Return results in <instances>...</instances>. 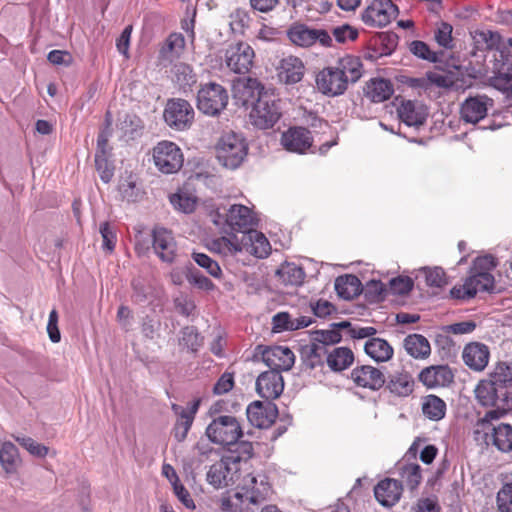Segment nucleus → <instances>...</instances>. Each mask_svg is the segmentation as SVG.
Wrapping results in <instances>:
<instances>
[{
  "label": "nucleus",
  "instance_id": "1",
  "mask_svg": "<svg viewBox=\"0 0 512 512\" xmlns=\"http://www.w3.org/2000/svg\"><path fill=\"white\" fill-rule=\"evenodd\" d=\"M363 73V64L359 57L346 55L337 61L334 67H325L316 75L318 90L328 97L343 95L349 83H356Z\"/></svg>",
  "mask_w": 512,
  "mask_h": 512
},
{
  "label": "nucleus",
  "instance_id": "2",
  "mask_svg": "<svg viewBox=\"0 0 512 512\" xmlns=\"http://www.w3.org/2000/svg\"><path fill=\"white\" fill-rule=\"evenodd\" d=\"M248 154V144L241 134L233 131L221 136L216 145V158L223 167L235 170Z\"/></svg>",
  "mask_w": 512,
  "mask_h": 512
},
{
  "label": "nucleus",
  "instance_id": "3",
  "mask_svg": "<svg viewBox=\"0 0 512 512\" xmlns=\"http://www.w3.org/2000/svg\"><path fill=\"white\" fill-rule=\"evenodd\" d=\"M227 89L219 83L208 82L200 85L197 93V108L208 116H218L227 107Z\"/></svg>",
  "mask_w": 512,
  "mask_h": 512
},
{
  "label": "nucleus",
  "instance_id": "4",
  "mask_svg": "<svg viewBox=\"0 0 512 512\" xmlns=\"http://www.w3.org/2000/svg\"><path fill=\"white\" fill-rule=\"evenodd\" d=\"M205 433L212 443L222 446L234 444L236 440L243 436L239 421L232 415L214 417L207 426Z\"/></svg>",
  "mask_w": 512,
  "mask_h": 512
},
{
  "label": "nucleus",
  "instance_id": "5",
  "mask_svg": "<svg viewBox=\"0 0 512 512\" xmlns=\"http://www.w3.org/2000/svg\"><path fill=\"white\" fill-rule=\"evenodd\" d=\"M279 100L273 92L264 93L258 98V103L251 109L252 124L259 129L272 128L281 117Z\"/></svg>",
  "mask_w": 512,
  "mask_h": 512
},
{
  "label": "nucleus",
  "instance_id": "6",
  "mask_svg": "<svg viewBox=\"0 0 512 512\" xmlns=\"http://www.w3.org/2000/svg\"><path fill=\"white\" fill-rule=\"evenodd\" d=\"M155 166L164 174L177 172L183 166V153L171 141H161L153 148Z\"/></svg>",
  "mask_w": 512,
  "mask_h": 512
},
{
  "label": "nucleus",
  "instance_id": "7",
  "mask_svg": "<svg viewBox=\"0 0 512 512\" xmlns=\"http://www.w3.org/2000/svg\"><path fill=\"white\" fill-rule=\"evenodd\" d=\"M163 117L168 126L183 131L191 126L194 120V109L187 100L172 98L166 103Z\"/></svg>",
  "mask_w": 512,
  "mask_h": 512
},
{
  "label": "nucleus",
  "instance_id": "8",
  "mask_svg": "<svg viewBox=\"0 0 512 512\" xmlns=\"http://www.w3.org/2000/svg\"><path fill=\"white\" fill-rule=\"evenodd\" d=\"M399 14L391 0H374L361 14V20L370 27H385Z\"/></svg>",
  "mask_w": 512,
  "mask_h": 512
},
{
  "label": "nucleus",
  "instance_id": "9",
  "mask_svg": "<svg viewBox=\"0 0 512 512\" xmlns=\"http://www.w3.org/2000/svg\"><path fill=\"white\" fill-rule=\"evenodd\" d=\"M475 396L484 407H494L501 404L503 407L512 405V391L503 390L489 378L481 380L475 388Z\"/></svg>",
  "mask_w": 512,
  "mask_h": 512
},
{
  "label": "nucleus",
  "instance_id": "10",
  "mask_svg": "<svg viewBox=\"0 0 512 512\" xmlns=\"http://www.w3.org/2000/svg\"><path fill=\"white\" fill-rule=\"evenodd\" d=\"M254 50L244 42L230 45L225 52L227 67L236 74H245L253 65Z\"/></svg>",
  "mask_w": 512,
  "mask_h": 512
},
{
  "label": "nucleus",
  "instance_id": "11",
  "mask_svg": "<svg viewBox=\"0 0 512 512\" xmlns=\"http://www.w3.org/2000/svg\"><path fill=\"white\" fill-rule=\"evenodd\" d=\"M249 423L259 429L269 428L278 417V407L272 401L259 400L250 403L246 409Z\"/></svg>",
  "mask_w": 512,
  "mask_h": 512
},
{
  "label": "nucleus",
  "instance_id": "12",
  "mask_svg": "<svg viewBox=\"0 0 512 512\" xmlns=\"http://www.w3.org/2000/svg\"><path fill=\"white\" fill-rule=\"evenodd\" d=\"M256 350L261 353L262 361L270 369L289 371L295 362V355L292 350L284 346L264 347L258 345Z\"/></svg>",
  "mask_w": 512,
  "mask_h": 512
},
{
  "label": "nucleus",
  "instance_id": "13",
  "mask_svg": "<svg viewBox=\"0 0 512 512\" xmlns=\"http://www.w3.org/2000/svg\"><path fill=\"white\" fill-rule=\"evenodd\" d=\"M493 105V99L487 95L469 96L461 104V119L466 123L477 124L486 117L488 108Z\"/></svg>",
  "mask_w": 512,
  "mask_h": 512
},
{
  "label": "nucleus",
  "instance_id": "14",
  "mask_svg": "<svg viewBox=\"0 0 512 512\" xmlns=\"http://www.w3.org/2000/svg\"><path fill=\"white\" fill-rule=\"evenodd\" d=\"M256 392L267 401L280 397L284 390V379L281 371L270 369L262 372L256 379Z\"/></svg>",
  "mask_w": 512,
  "mask_h": 512
},
{
  "label": "nucleus",
  "instance_id": "15",
  "mask_svg": "<svg viewBox=\"0 0 512 512\" xmlns=\"http://www.w3.org/2000/svg\"><path fill=\"white\" fill-rule=\"evenodd\" d=\"M351 379L356 386L378 391L386 384L385 374L371 365L357 366L351 371Z\"/></svg>",
  "mask_w": 512,
  "mask_h": 512
},
{
  "label": "nucleus",
  "instance_id": "16",
  "mask_svg": "<svg viewBox=\"0 0 512 512\" xmlns=\"http://www.w3.org/2000/svg\"><path fill=\"white\" fill-rule=\"evenodd\" d=\"M153 249L158 257L166 263H173L176 258L177 245L173 234L166 228L155 227L152 231Z\"/></svg>",
  "mask_w": 512,
  "mask_h": 512
},
{
  "label": "nucleus",
  "instance_id": "17",
  "mask_svg": "<svg viewBox=\"0 0 512 512\" xmlns=\"http://www.w3.org/2000/svg\"><path fill=\"white\" fill-rule=\"evenodd\" d=\"M228 223L230 233L241 232L247 234L254 226L257 225V220L253 217L252 211L245 205L233 204L227 211Z\"/></svg>",
  "mask_w": 512,
  "mask_h": 512
},
{
  "label": "nucleus",
  "instance_id": "18",
  "mask_svg": "<svg viewBox=\"0 0 512 512\" xmlns=\"http://www.w3.org/2000/svg\"><path fill=\"white\" fill-rule=\"evenodd\" d=\"M305 70L303 61L290 55L280 60L277 66V77L280 83L293 86L303 79Z\"/></svg>",
  "mask_w": 512,
  "mask_h": 512
},
{
  "label": "nucleus",
  "instance_id": "19",
  "mask_svg": "<svg viewBox=\"0 0 512 512\" xmlns=\"http://www.w3.org/2000/svg\"><path fill=\"white\" fill-rule=\"evenodd\" d=\"M312 143L311 132L305 127H290L281 136V144L289 152L304 154Z\"/></svg>",
  "mask_w": 512,
  "mask_h": 512
},
{
  "label": "nucleus",
  "instance_id": "20",
  "mask_svg": "<svg viewBox=\"0 0 512 512\" xmlns=\"http://www.w3.org/2000/svg\"><path fill=\"white\" fill-rule=\"evenodd\" d=\"M418 380L428 389L446 387L454 381V374L448 365H432L420 371Z\"/></svg>",
  "mask_w": 512,
  "mask_h": 512
},
{
  "label": "nucleus",
  "instance_id": "21",
  "mask_svg": "<svg viewBox=\"0 0 512 512\" xmlns=\"http://www.w3.org/2000/svg\"><path fill=\"white\" fill-rule=\"evenodd\" d=\"M397 114L404 124L415 128L423 126L428 117L426 107L412 100H402L397 107Z\"/></svg>",
  "mask_w": 512,
  "mask_h": 512
},
{
  "label": "nucleus",
  "instance_id": "22",
  "mask_svg": "<svg viewBox=\"0 0 512 512\" xmlns=\"http://www.w3.org/2000/svg\"><path fill=\"white\" fill-rule=\"evenodd\" d=\"M402 482L392 478H385L374 487L375 499L384 507L395 505L402 495Z\"/></svg>",
  "mask_w": 512,
  "mask_h": 512
},
{
  "label": "nucleus",
  "instance_id": "23",
  "mask_svg": "<svg viewBox=\"0 0 512 512\" xmlns=\"http://www.w3.org/2000/svg\"><path fill=\"white\" fill-rule=\"evenodd\" d=\"M490 351L487 345L480 342H471L464 347L463 361L474 371H482L488 364Z\"/></svg>",
  "mask_w": 512,
  "mask_h": 512
},
{
  "label": "nucleus",
  "instance_id": "24",
  "mask_svg": "<svg viewBox=\"0 0 512 512\" xmlns=\"http://www.w3.org/2000/svg\"><path fill=\"white\" fill-rule=\"evenodd\" d=\"M463 287L465 289L466 296L469 298H474L479 291L494 293V276L487 271H471V275L465 279Z\"/></svg>",
  "mask_w": 512,
  "mask_h": 512
},
{
  "label": "nucleus",
  "instance_id": "25",
  "mask_svg": "<svg viewBox=\"0 0 512 512\" xmlns=\"http://www.w3.org/2000/svg\"><path fill=\"white\" fill-rule=\"evenodd\" d=\"M185 47V38L181 33H171L158 52V65L167 67L180 56Z\"/></svg>",
  "mask_w": 512,
  "mask_h": 512
},
{
  "label": "nucleus",
  "instance_id": "26",
  "mask_svg": "<svg viewBox=\"0 0 512 512\" xmlns=\"http://www.w3.org/2000/svg\"><path fill=\"white\" fill-rule=\"evenodd\" d=\"M268 92L258 79L249 77L241 87L238 86L235 97L242 106L252 109L258 103V98Z\"/></svg>",
  "mask_w": 512,
  "mask_h": 512
},
{
  "label": "nucleus",
  "instance_id": "27",
  "mask_svg": "<svg viewBox=\"0 0 512 512\" xmlns=\"http://www.w3.org/2000/svg\"><path fill=\"white\" fill-rule=\"evenodd\" d=\"M415 381L408 372H396L386 378L384 387L393 395L408 397L414 391Z\"/></svg>",
  "mask_w": 512,
  "mask_h": 512
},
{
  "label": "nucleus",
  "instance_id": "28",
  "mask_svg": "<svg viewBox=\"0 0 512 512\" xmlns=\"http://www.w3.org/2000/svg\"><path fill=\"white\" fill-rule=\"evenodd\" d=\"M299 354L305 368L313 370L326 362L328 348L311 340L310 344L300 346Z\"/></svg>",
  "mask_w": 512,
  "mask_h": 512
},
{
  "label": "nucleus",
  "instance_id": "29",
  "mask_svg": "<svg viewBox=\"0 0 512 512\" xmlns=\"http://www.w3.org/2000/svg\"><path fill=\"white\" fill-rule=\"evenodd\" d=\"M363 285L354 274H345L336 278L335 291L343 300H352L362 293Z\"/></svg>",
  "mask_w": 512,
  "mask_h": 512
},
{
  "label": "nucleus",
  "instance_id": "30",
  "mask_svg": "<svg viewBox=\"0 0 512 512\" xmlns=\"http://www.w3.org/2000/svg\"><path fill=\"white\" fill-rule=\"evenodd\" d=\"M398 35L395 32L376 33L369 42V49L373 50L378 56L391 55L398 45Z\"/></svg>",
  "mask_w": 512,
  "mask_h": 512
},
{
  "label": "nucleus",
  "instance_id": "31",
  "mask_svg": "<svg viewBox=\"0 0 512 512\" xmlns=\"http://www.w3.org/2000/svg\"><path fill=\"white\" fill-rule=\"evenodd\" d=\"M366 97L372 102L380 103L388 100L394 92L393 84L388 79L373 78L364 88Z\"/></svg>",
  "mask_w": 512,
  "mask_h": 512
},
{
  "label": "nucleus",
  "instance_id": "32",
  "mask_svg": "<svg viewBox=\"0 0 512 512\" xmlns=\"http://www.w3.org/2000/svg\"><path fill=\"white\" fill-rule=\"evenodd\" d=\"M364 352L378 363L389 361L394 354L393 347L385 339L378 337L365 342Z\"/></svg>",
  "mask_w": 512,
  "mask_h": 512
},
{
  "label": "nucleus",
  "instance_id": "33",
  "mask_svg": "<svg viewBox=\"0 0 512 512\" xmlns=\"http://www.w3.org/2000/svg\"><path fill=\"white\" fill-rule=\"evenodd\" d=\"M354 353L348 347H336L328 350L326 363L333 372H342L349 368L354 362Z\"/></svg>",
  "mask_w": 512,
  "mask_h": 512
},
{
  "label": "nucleus",
  "instance_id": "34",
  "mask_svg": "<svg viewBox=\"0 0 512 512\" xmlns=\"http://www.w3.org/2000/svg\"><path fill=\"white\" fill-rule=\"evenodd\" d=\"M490 442L502 453L512 451V426L507 423H500L491 428L489 432Z\"/></svg>",
  "mask_w": 512,
  "mask_h": 512
},
{
  "label": "nucleus",
  "instance_id": "35",
  "mask_svg": "<svg viewBox=\"0 0 512 512\" xmlns=\"http://www.w3.org/2000/svg\"><path fill=\"white\" fill-rule=\"evenodd\" d=\"M275 276L285 286H300L306 274L301 266L295 263L284 262L276 270Z\"/></svg>",
  "mask_w": 512,
  "mask_h": 512
},
{
  "label": "nucleus",
  "instance_id": "36",
  "mask_svg": "<svg viewBox=\"0 0 512 512\" xmlns=\"http://www.w3.org/2000/svg\"><path fill=\"white\" fill-rule=\"evenodd\" d=\"M421 410L423 415L431 421H440L446 415L447 406L443 399L434 394L422 398Z\"/></svg>",
  "mask_w": 512,
  "mask_h": 512
},
{
  "label": "nucleus",
  "instance_id": "37",
  "mask_svg": "<svg viewBox=\"0 0 512 512\" xmlns=\"http://www.w3.org/2000/svg\"><path fill=\"white\" fill-rule=\"evenodd\" d=\"M406 352L415 359H425L431 353L430 343L421 334H410L404 339Z\"/></svg>",
  "mask_w": 512,
  "mask_h": 512
},
{
  "label": "nucleus",
  "instance_id": "38",
  "mask_svg": "<svg viewBox=\"0 0 512 512\" xmlns=\"http://www.w3.org/2000/svg\"><path fill=\"white\" fill-rule=\"evenodd\" d=\"M287 37L296 46L310 47L313 45L314 28L295 22L287 29Z\"/></svg>",
  "mask_w": 512,
  "mask_h": 512
},
{
  "label": "nucleus",
  "instance_id": "39",
  "mask_svg": "<svg viewBox=\"0 0 512 512\" xmlns=\"http://www.w3.org/2000/svg\"><path fill=\"white\" fill-rule=\"evenodd\" d=\"M493 73L497 80H502L505 84L512 82V54L506 48L495 55L493 64Z\"/></svg>",
  "mask_w": 512,
  "mask_h": 512
},
{
  "label": "nucleus",
  "instance_id": "40",
  "mask_svg": "<svg viewBox=\"0 0 512 512\" xmlns=\"http://www.w3.org/2000/svg\"><path fill=\"white\" fill-rule=\"evenodd\" d=\"M228 454L225 455L227 461L233 465L240 462H247L254 456L253 443L247 440H236L234 444H228Z\"/></svg>",
  "mask_w": 512,
  "mask_h": 512
},
{
  "label": "nucleus",
  "instance_id": "41",
  "mask_svg": "<svg viewBox=\"0 0 512 512\" xmlns=\"http://www.w3.org/2000/svg\"><path fill=\"white\" fill-rule=\"evenodd\" d=\"M173 80L181 91L187 93L197 83V75L193 68L186 63H178L173 68Z\"/></svg>",
  "mask_w": 512,
  "mask_h": 512
},
{
  "label": "nucleus",
  "instance_id": "42",
  "mask_svg": "<svg viewBox=\"0 0 512 512\" xmlns=\"http://www.w3.org/2000/svg\"><path fill=\"white\" fill-rule=\"evenodd\" d=\"M119 129L126 141L135 140L142 136L144 130L143 121L136 114H125L120 119Z\"/></svg>",
  "mask_w": 512,
  "mask_h": 512
},
{
  "label": "nucleus",
  "instance_id": "43",
  "mask_svg": "<svg viewBox=\"0 0 512 512\" xmlns=\"http://www.w3.org/2000/svg\"><path fill=\"white\" fill-rule=\"evenodd\" d=\"M231 465L233 464L230 461H227L226 456H223L219 463L211 465L207 472L208 483L215 488L227 486L228 482L226 478L227 474L232 469Z\"/></svg>",
  "mask_w": 512,
  "mask_h": 512
},
{
  "label": "nucleus",
  "instance_id": "44",
  "mask_svg": "<svg viewBox=\"0 0 512 512\" xmlns=\"http://www.w3.org/2000/svg\"><path fill=\"white\" fill-rule=\"evenodd\" d=\"M185 277L188 283L199 290L205 292H213L216 290V285L211 279L203 275L192 263H188L184 267Z\"/></svg>",
  "mask_w": 512,
  "mask_h": 512
},
{
  "label": "nucleus",
  "instance_id": "45",
  "mask_svg": "<svg viewBox=\"0 0 512 512\" xmlns=\"http://www.w3.org/2000/svg\"><path fill=\"white\" fill-rule=\"evenodd\" d=\"M496 406L497 409H493L486 412L484 417L479 418L476 422L477 429L474 431V433L479 434L480 432H483L486 443H489V432L491 431V428L494 426L492 424V421L500 419L502 416L506 414L507 410L512 408V405L510 407H503L501 406L500 403H498V405Z\"/></svg>",
  "mask_w": 512,
  "mask_h": 512
},
{
  "label": "nucleus",
  "instance_id": "46",
  "mask_svg": "<svg viewBox=\"0 0 512 512\" xmlns=\"http://www.w3.org/2000/svg\"><path fill=\"white\" fill-rule=\"evenodd\" d=\"M18 448L12 442H4L0 448V464L7 473L16 471L19 463Z\"/></svg>",
  "mask_w": 512,
  "mask_h": 512
},
{
  "label": "nucleus",
  "instance_id": "47",
  "mask_svg": "<svg viewBox=\"0 0 512 512\" xmlns=\"http://www.w3.org/2000/svg\"><path fill=\"white\" fill-rule=\"evenodd\" d=\"M409 51L417 58L428 61L430 63H442V57L445 55L443 51H432L429 45L421 40L412 41L409 44Z\"/></svg>",
  "mask_w": 512,
  "mask_h": 512
},
{
  "label": "nucleus",
  "instance_id": "48",
  "mask_svg": "<svg viewBox=\"0 0 512 512\" xmlns=\"http://www.w3.org/2000/svg\"><path fill=\"white\" fill-rule=\"evenodd\" d=\"M171 205L175 210L185 214L193 213L197 206V197L185 191L179 190L169 197Z\"/></svg>",
  "mask_w": 512,
  "mask_h": 512
},
{
  "label": "nucleus",
  "instance_id": "49",
  "mask_svg": "<svg viewBox=\"0 0 512 512\" xmlns=\"http://www.w3.org/2000/svg\"><path fill=\"white\" fill-rule=\"evenodd\" d=\"M369 304H377L385 300L387 289L381 280L372 279L363 286L362 293Z\"/></svg>",
  "mask_w": 512,
  "mask_h": 512
},
{
  "label": "nucleus",
  "instance_id": "50",
  "mask_svg": "<svg viewBox=\"0 0 512 512\" xmlns=\"http://www.w3.org/2000/svg\"><path fill=\"white\" fill-rule=\"evenodd\" d=\"M488 378L503 390H509V387L512 386V361L509 363L499 362Z\"/></svg>",
  "mask_w": 512,
  "mask_h": 512
},
{
  "label": "nucleus",
  "instance_id": "51",
  "mask_svg": "<svg viewBox=\"0 0 512 512\" xmlns=\"http://www.w3.org/2000/svg\"><path fill=\"white\" fill-rule=\"evenodd\" d=\"M179 343L192 352H197L203 346L204 337L201 336L196 326H185L181 329Z\"/></svg>",
  "mask_w": 512,
  "mask_h": 512
},
{
  "label": "nucleus",
  "instance_id": "52",
  "mask_svg": "<svg viewBox=\"0 0 512 512\" xmlns=\"http://www.w3.org/2000/svg\"><path fill=\"white\" fill-rule=\"evenodd\" d=\"M248 240L252 245V253L258 258H265L270 254L271 246L263 233L254 228L248 233Z\"/></svg>",
  "mask_w": 512,
  "mask_h": 512
},
{
  "label": "nucleus",
  "instance_id": "53",
  "mask_svg": "<svg viewBox=\"0 0 512 512\" xmlns=\"http://www.w3.org/2000/svg\"><path fill=\"white\" fill-rule=\"evenodd\" d=\"M193 261L215 279H220L223 276L222 269L217 261L212 259L205 253L193 252L191 254Z\"/></svg>",
  "mask_w": 512,
  "mask_h": 512
},
{
  "label": "nucleus",
  "instance_id": "54",
  "mask_svg": "<svg viewBox=\"0 0 512 512\" xmlns=\"http://www.w3.org/2000/svg\"><path fill=\"white\" fill-rule=\"evenodd\" d=\"M473 38L478 47L484 45L486 50H496L499 52L503 49L501 48L502 37L498 32L491 30L475 31Z\"/></svg>",
  "mask_w": 512,
  "mask_h": 512
},
{
  "label": "nucleus",
  "instance_id": "55",
  "mask_svg": "<svg viewBox=\"0 0 512 512\" xmlns=\"http://www.w3.org/2000/svg\"><path fill=\"white\" fill-rule=\"evenodd\" d=\"M311 340L317 344L323 345L325 348L338 344L342 341V333L330 328L328 330H313L310 332Z\"/></svg>",
  "mask_w": 512,
  "mask_h": 512
},
{
  "label": "nucleus",
  "instance_id": "56",
  "mask_svg": "<svg viewBox=\"0 0 512 512\" xmlns=\"http://www.w3.org/2000/svg\"><path fill=\"white\" fill-rule=\"evenodd\" d=\"M402 478H405L406 485L413 491L417 489L422 481L421 467L417 463L405 464L400 468Z\"/></svg>",
  "mask_w": 512,
  "mask_h": 512
},
{
  "label": "nucleus",
  "instance_id": "57",
  "mask_svg": "<svg viewBox=\"0 0 512 512\" xmlns=\"http://www.w3.org/2000/svg\"><path fill=\"white\" fill-rule=\"evenodd\" d=\"M422 271L425 274L426 284L430 287L442 288L448 284L446 273L441 267H424Z\"/></svg>",
  "mask_w": 512,
  "mask_h": 512
},
{
  "label": "nucleus",
  "instance_id": "58",
  "mask_svg": "<svg viewBox=\"0 0 512 512\" xmlns=\"http://www.w3.org/2000/svg\"><path fill=\"white\" fill-rule=\"evenodd\" d=\"M15 440L25 448L31 455L44 458L49 453V447L36 442L33 438L27 436H17Z\"/></svg>",
  "mask_w": 512,
  "mask_h": 512
},
{
  "label": "nucleus",
  "instance_id": "59",
  "mask_svg": "<svg viewBox=\"0 0 512 512\" xmlns=\"http://www.w3.org/2000/svg\"><path fill=\"white\" fill-rule=\"evenodd\" d=\"M452 31L453 27L451 24L441 21L434 34L437 44L445 49H451L453 47Z\"/></svg>",
  "mask_w": 512,
  "mask_h": 512
},
{
  "label": "nucleus",
  "instance_id": "60",
  "mask_svg": "<svg viewBox=\"0 0 512 512\" xmlns=\"http://www.w3.org/2000/svg\"><path fill=\"white\" fill-rule=\"evenodd\" d=\"M131 287L133 290L132 300L133 302L140 304L148 300L151 294V287L146 284L145 280L138 277L133 278L131 281Z\"/></svg>",
  "mask_w": 512,
  "mask_h": 512
},
{
  "label": "nucleus",
  "instance_id": "61",
  "mask_svg": "<svg viewBox=\"0 0 512 512\" xmlns=\"http://www.w3.org/2000/svg\"><path fill=\"white\" fill-rule=\"evenodd\" d=\"M390 290L395 295H407L413 287L414 281L409 276H397L389 281Z\"/></svg>",
  "mask_w": 512,
  "mask_h": 512
},
{
  "label": "nucleus",
  "instance_id": "62",
  "mask_svg": "<svg viewBox=\"0 0 512 512\" xmlns=\"http://www.w3.org/2000/svg\"><path fill=\"white\" fill-rule=\"evenodd\" d=\"M99 232L102 237V248L103 250L111 253L115 249L116 245V232L109 222L105 221L100 224Z\"/></svg>",
  "mask_w": 512,
  "mask_h": 512
},
{
  "label": "nucleus",
  "instance_id": "63",
  "mask_svg": "<svg viewBox=\"0 0 512 512\" xmlns=\"http://www.w3.org/2000/svg\"><path fill=\"white\" fill-rule=\"evenodd\" d=\"M497 506L500 512H512V483H506L497 493Z\"/></svg>",
  "mask_w": 512,
  "mask_h": 512
},
{
  "label": "nucleus",
  "instance_id": "64",
  "mask_svg": "<svg viewBox=\"0 0 512 512\" xmlns=\"http://www.w3.org/2000/svg\"><path fill=\"white\" fill-rule=\"evenodd\" d=\"M193 421L194 419L191 415L186 416V414H183L182 417H178L173 428L174 437L178 442H183L186 439Z\"/></svg>",
  "mask_w": 512,
  "mask_h": 512
}]
</instances>
